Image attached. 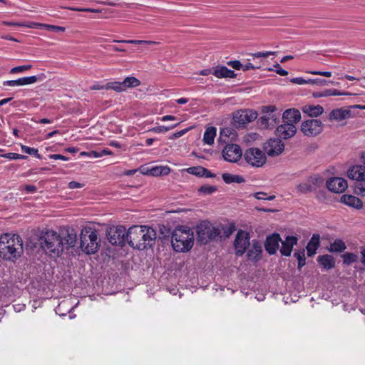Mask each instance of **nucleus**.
Masks as SVG:
<instances>
[{
	"label": "nucleus",
	"instance_id": "51",
	"mask_svg": "<svg viewBox=\"0 0 365 365\" xmlns=\"http://www.w3.org/2000/svg\"><path fill=\"white\" fill-rule=\"evenodd\" d=\"M66 30L65 27L47 24V31H51L54 32H64Z\"/></svg>",
	"mask_w": 365,
	"mask_h": 365
},
{
	"label": "nucleus",
	"instance_id": "26",
	"mask_svg": "<svg viewBox=\"0 0 365 365\" xmlns=\"http://www.w3.org/2000/svg\"><path fill=\"white\" fill-rule=\"evenodd\" d=\"M235 136L236 134L233 130L229 128H224L220 130L218 143L222 144L229 143V138H230V140H232Z\"/></svg>",
	"mask_w": 365,
	"mask_h": 365
},
{
	"label": "nucleus",
	"instance_id": "34",
	"mask_svg": "<svg viewBox=\"0 0 365 365\" xmlns=\"http://www.w3.org/2000/svg\"><path fill=\"white\" fill-rule=\"evenodd\" d=\"M122 83H123V86L125 91L128 88H135V87L140 86V81L138 78H136L135 77H133V76L126 77L122 81Z\"/></svg>",
	"mask_w": 365,
	"mask_h": 365
},
{
	"label": "nucleus",
	"instance_id": "32",
	"mask_svg": "<svg viewBox=\"0 0 365 365\" xmlns=\"http://www.w3.org/2000/svg\"><path fill=\"white\" fill-rule=\"evenodd\" d=\"M307 181L310 185L313 190L322 186L324 183V179L318 174H314L309 176Z\"/></svg>",
	"mask_w": 365,
	"mask_h": 365
},
{
	"label": "nucleus",
	"instance_id": "17",
	"mask_svg": "<svg viewBox=\"0 0 365 365\" xmlns=\"http://www.w3.org/2000/svg\"><path fill=\"white\" fill-rule=\"evenodd\" d=\"M347 182L342 178H332L327 181V187L331 192L341 193L347 188Z\"/></svg>",
	"mask_w": 365,
	"mask_h": 365
},
{
	"label": "nucleus",
	"instance_id": "41",
	"mask_svg": "<svg viewBox=\"0 0 365 365\" xmlns=\"http://www.w3.org/2000/svg\"><path fill=\"white\" fill-rule=\"evenodd\" d=\"M187 173L196 176L203 177V174L205 173V168L203 167L197 166V167H190L187 170Z\"/></svg>",
	"mask_w": 365,
	"mask_h": 365
},
{
	"label": "nucleus",
	"instance_id": "48",
	"mask_svg": "<svg viewBox=\"0 0 365 365\" xmlns=\"http://www.w3.org/2000/svg\"><path fill=\"white\" fill-rule=\"evenodd\" d=\"M81 155H85V156H88V157H90V158H101V154L100 153V150L99 151L91 150V151H89V152H83V153H81Z\"/></svg>",
	"mask_w": 365,
	"mask_h": 365
},
{
	"label": "nucleus",
	"instance_id": "16",
	"mask_svg": "<svg viewBox=\"0 0 365 365\" xmlns=\"http://www.w3.org/2000/svg\"><path fill=\"white\" fill-rule=\"evenodd\" d=\"M297 127L291 123H283L276 129V135L279 139L287 140L295 135Z\"/></svg>",
	"mask_w": 365,
	"mask_h": 365
},
{
	"label": "nucleus",
	"instance_id": "15",
	"mask_svg": "<svg viewBox=\"0 0 365 365\" xmlns=\"http://www.w3.org/2000/svg\"><path fill=\"white\" fill-rule=\"evenodd\" d=\"M352 110L351 106L333 109L329 115V119L330 120L341 121L353 118L355 114L353 113Z\"/></svg>",
	"mask_w": 365,
	"mask_h": 365
},
{
	"label": "nucleus",
	"instance_id": "4",
	"mask_svg": "<svg viewBox=\"0 0 365 365\" xmlns=\"http://www.w3.org/2000/svg\"><path fill=\"white\" fill-rule=\"evenodd\" d=\"M194 242L192 231L187 227H177L172 234L171 243L176 252H187L190 250Z\"/></svg>",
	"mask_w": 365,
	"mask_h": 365
},
{
	"label": "nucleus",
	"instance_id": "37",
	"mask_svg": "<svg viewBox=\"0 0 365 365\" xmlns=\"http://www.w3.org/2000/svg\"><path fill=\"white\" fill-rule=\"evenodd\" d=\"M114 42L130 43V44H138V45H143V44L154 45V44L158 43L155 41H145V40H120V41L114 40Z\"/></svg>",
	"mask_w": 365,
	"mask_h": 365
},
{
	"label": "nucleus",
	"instance_id": "28",
	"mask_svg": "<svg viewBox=\"0 0 365 365\" xmlns=\"http://www.w3.org/2000/svg\"><path fill=\"white\" fill-rule=\"evenodd\" d=\"M217 78H235L236 76L234 71L228 69L225 66L217 67L212 73Z\"/></svg>",
	"mask_w": 365,
	"mask_h": 365
},
{
	"label": "nucleus",
	"instance_id": "12",
	"mask_svg": "<svg viewBox=\"0 0 365 365\" xmlns=\"http://www.w3.org/2000/svg\"><path fill=\"white\" fill-rule=\"evenodd\" d=\"M257 117V112L252 110H241L233 113V120L239 126L252 122Z\"/></svg>",
	"mask_w": 365,
	"mask_h": 365
},
{
	"label": "nucleus",
	"instance_id": "23",
	"mask_svg": "<svg viewBox=\"0 0 365 365\" xmlns=\"http://www.w3.org/2000/svg\"><path fill=\"white\" fill-rule=\"evenodd\" d=\"M37 77L36 76L23 77L17 80L7 81L4 83L5 85L9 86H21L24 85L32 84L36 82Z\"/></svg>",
	"mask_w": 365,
	"mask_h": 365
},
{
	"label": "nucleus",
	"instance_id": "13",
	"mask_svg": "<svg viewBox=\"0 0 365 365\" xmlns=\"http://www.w3.org/2000/svg\"><path fill=\"white\" fill-rule=\"evenodd\" d=\"M264 150L269 156H277L284 150V145L279 138H270L264 144Z\"/></svg>",
	"mask_w": 365,
	"mask_h": 365
},
{
	"label": "nucleus",
	"instance_id": "31",
	"mask_svg": "<svg viewBox=\"0 0 365 365\" xmlns=\"http://www.w3.org/2000/svg\"><path fill=\"white\" fill-rule=\"evenodd\" d=\"M346 249V245L345 242L340 239H337L330 244L328 251L330 252H342Z\"/></svg>",
	"mask_w": 365,
	"mask_h": 365
},
{
	"label": "nucleus",
	"instance_id": "22",
	"mask_svg": "<svg viewBox=\"0 0 365 365\" xmlns=\"http://www.w3.org/2000/svg\"><path fill=\"white\" fill-rule=\"evenodd\" d=\"M302 110L309 117L317 118L324 113V109L320 105L307 104L302 108Z\"/></svg>",
	"mask_w": 365,
	"mask_h": 365
},
{
	"label": "nucleus",
	"instance_id": "1",
	"mask_svg": "<svg viewBox=\"0 0 365 365\" xmlns=\"http://www.w3.org/2000/svg\"><path fill=\"white\" fill-rule=\"evenodd\" d=\"M77 241V235L73 229L63 228L58 232L47 230V255L56 259L60 257L67 247H73Z\"/></svg>",
	"mask_w": 365,
	"mask_h": 365
},
{
	"label": "nucleus",
	"instance_id": "54",
	"mask_svg": "<svg viewBox=\"0 0 365 365\" xmlns=\"http://www.w3.org/2000/svg\"><path fill=\"white\" fill-rule=\"evenodd\" d=\"M274 67L277 68L275 71L277 74L282 76H285L288 75V72L286 70L283 69L279 63H275L274 65Z\"/></svg>",
	"mask_w": 365,
	"mask_h": 365
},
{
	"label": "nucleus",
	"instance_id": "58",
	"mask_svg": "<svg viewBox=\"0 0 365 365\" xmlns=\"http://www.w3.org/2000/svg\"><path fill=\"white\" fill-rule=\"evenodd\" d=\"M21 149L23 152L29 155L35 154L37 152V150H36L35 148H30L26 145H23L21 147Z\"/></svg>",
	"mask_w": 365,
	"mask_h": 365
},
{
	"label": "nucleus",
	"instance_id": "62",
	"mask_svg": "<svg viewBox=\"0 0 365 365\" xmlns=\"http://www.w3.org/2000/svg\"><path fill=\"white\" fill-rule=\"evenodd\" d=\"M90 89L91 90H103V89L106 90V85H101L99 83H96V84H94L92 86H91Z\"/></svg>",
	"mask_w": 365,
	"mask_h": 365
},
{
	"label": "nucleus",
	"instance_id": "33",
	"mask_svg": "<svg viewBox=\"0 0 365 365\" xmlns=\"http://www.w3.org/2000/svg\"><path fill=\"white\" fill-rule=\"evenodd\" d=\"M222 178L224 182L227 184H230L232 182L242 183L245 182L243 177L230 173H223Z\"/></svg>",
	"mask_w": 365,
	"mask_h": 365
},
{
	"label": "nucleus",
	"instance_id": "6",
	"mask_svg": "<svg viewBox=\"0 0 365 365\" xmlns=\"http://www.w3.org/2000/svg\"><path fill=\"white\" fill-rule=\"evenodd\" d=\"M220 234V230L214 227L208 221H202L197 226V240L202 244L205 245L215 240Z\"/></svg>",
	"mask_w": 365,
	"mask_h": 365
},
{
	"label": "nucleus",
	"instance_id": "61",
	"mask_svg": "<svg viewBox=\"0 0 365 365\" xmlns=\"http://www.w3.org/2000/svg\"><path fill=\"white\" fill-rule=\"evenodd\" d=\"M83 184H81L76 181H71L68 183V188L70 189L81 188L83 187Z\"/></svg>",
	"mask_w": 365,
	"mask_h": 365
},
{
	"label": "nucleus",
	"instance_id": "10",
	"mask_svg": "<svg viewBox=\"0 0 365 365\" xmlns=\"http://www.w3.org/2000/svg\"><path fill=\"white\" fill-rule=\"evenodd\" d=\"M126 233L123 226L113 227L107 231V238L110 244L122 246L126 241Z\"/></svg>",
	"mask_w": 365,
	"mask_h": 365
},
{
	"label": "nucleus",
	"instance_id": "43",
	"mask_svg": "<svg viewBox=\"0 0 365 365\" xmlns=\"http://www.w3.org/2000/svg\"><path fill=\"white\" fill-rule=\"evenodd\" d=\"M216 190V186L208 185H202L198 189L199 192L202 193L204 195H210L215 192Z\"/></svg>",
	"mask_w": 365,
	"mask_h": 365
},
{
	"label": "nucleus",
	"instance_id": "56",
	"mask_svg": "<svg viewBox=\"0 0 365 365\" xmlns=\"http://www.w3.org/2000/svg\"><path fill=\"white\" fill-rule=\"evenodd\" d=\"M227 64L237 70H242V64L239 61H229Z\"/></svg>",
	"mask_w": 365,
	"mask_h": 365
},
{
	"label": "nucleus",
	"instance_id": "55",
	"mask_svg": "<svg viewBox=\"0 0 365 365\" xmlns=\"http://www.w3.org/2000/svg\"><path fill=\"white\" fill-rule=\"evenodd\" d=\"M290 82H292L294 84H298V85L309 84L307 82V80H305L301 77H297V78H292L290 80Z\"/></svg>",
	"mask_w": 365,
	"mask_h": 365
},
{
	"label": "nucleus",
	"instance_id": "5",
	"mask_svg": "<svg viewBox=\"0 0 365 365\" xmlns=\"http://www.w3.org/2000/svg\"><path fill=\"white\" fill-rule=\"evenodd\" d=\"M80 240V247L87 255L96 253L100 247L101 240L98 239L97 230L91 227L82 229Z\"/></svg>",
	"mask_w": 365,
	"mask_h": 365
},
{
	"label": "nucleus",
	"instance_id": "25",
	"mask_svg": "<svg viewBox=\"0 0 365 365\" xmlns=\"http://www.w3.org/2000/svg\"><path fill=\"white\" fill-rule=\"evenodd\" d=\"M319 240L320 236L319 234H314L312 235L311 240H309L306 247V249L307 250V255L309 257H312L316 254L317 250L319 247Z\"/></svg>",
	"mask_w": 365,
	"mask_h": 365
},
{
	"label": "nucleus",
	"instance_id": "30",
	"mask_svg": "<svg viewBox=\"0 0 365 365\" xmlns=\"http://www.w3.org/2000/svg\"><path fill=\"white\" fill-rule=\"evenodd\" d=\"M217 129L215 127H208L203 135V141L205 144L211 145L214 143V140L216 136Z\"/></svg>",
	"mask_w": 365,
	"mask_h": 365
},
{
	"label": "nucleus",
	"instance_id": "50",
	"mask_svg": "<svg viewBox=\"0 0 365 365\" xmlns=\"http://www.w3.org/2000/svg\"><path fill=\"white\" fill-rule=\"evenodd\" d=\"M4 158H6L10 160H18V159H23L25 157L22 155L14 153H9L3 155Z\"/></svg>",
	"mask_w": 365,
	"mask_h": 365
},
{
	"label": "nucleus",
	"instance_id": "44",
	"mask_svg": "<svg viewBox=\"0 0 365 365\" xmlns=\"http://www.w3.org/2000/svg\"><path fill=\"white\" fill-rule=\"evenodd\" d=\"M294 257H296L298 260V269H300L303 266L305 265L306 263L304 250H303L301 252H295Z\"/></svg>",
	"mask_w": 365,
	"mask_h": 365
},
{
	"label": "nucleus",
	"instance_id": "3",
	"mask_svg": "<svg viewBox=\"0 0 365 365\" xmlns=\"http://www.w3.org/2000/svg\"><path fill=\"white\" fill-rule=\"evenodd\" d=\"M23 252V242L19 235L5 233L0 236V257L13 260Z\"/></svg>",
	"mask_w": 365,
	"mask_h": 365
},
{
	"label": "nucleus",
	"instance_id": "7",
	"mask_svg": "<svg viewBox=\"0 0 365 365\" xmlns=\"http://www.w3.org/2000/svg\"><path fill=\"white\" fill-rule=\"evenodd\" d=\"M244 158L249 165L256 168L262 167L267 161L265 153L257 148H251L246 150Z\"/></svg>",
	"mask_w": 365,
	"mask_h": 365
},
{
	"label": "nucleus",
	"instance_id": "59",
	"mask_svg": "<svg viewBox=\"0 0 365 365\" xmlns=\"http://www.w3.org/2000/svg\"><path fill=\"white\" fill-rule=\"evenodd\" d=\"M190 128H186L182 130H180L178 132L175 133L171 137H170V139H175L178 138L181 136H182L184 134H185Z\"/></svg>",
	"mask_w": 365,
	"mask_h": 365
},
{
	"label": "nucleus",
	"instance_id": "47",
	"mask_svg": "<svg viewBox=\"0 0 365 365\" xmlns=\"http://www.w3.org/2000/svg\"><path fill=\"white\" fill-rule=\"evenodd\" d=\"M255 197L257 200H273L275 198V195H269L267 197V193L264 192H258L255 193Z\"/></svg>",
	"mask_w": 365,
	"mask_h": 365
},
{
	"label": "nucleus",
	"instance_id": "57",
	"mask_svg": "<svg viewBox=\"0 0 365 365\" xmlns=\"http://www.w3.org/2000/svg\"><path fill=\"white\" fill-rule=\"evenodd\" d=\"M329 89H326L322 92H316L313 93L314 98L327 97L329 96Z\"/></svg>",
	"mask_w": 365,
	"mask_h": 365
},
{
	"label": "nucleus",
	"instance_id": "40",
	"mask_svg": "<svg viewBox=\"0 0 365 365\" xmlns=\"http://www.w3.org/2000/svg\"><path fill=\"white\" fill-rule=\"evenodd\" d=\"M307 82H308L309 84H316V85H318L319 86H326L328 83H331L332 85H337L338 84V83H336V82L331 81H328L327 80L321 79V78L308 79Z\"/></svg>",
	"mask_w": 365,
	"mask_h": 365
},
{
	"label": "nucleus",
	"instance_id": "19",
	"mask_svg": "<svg viewBox=\"0 0 365 365\" xmlns=\"http://www.w3.org/2000/svg\"><path fill=\"white\" fill-rule=\"evenodd\" d=\"M282 240L279 234H273L271 236L267 237L265 242V249L269 255H274L276 253L279 248V243Z\"/></svg>",
	"mask_w": 365,
	"mask_h": 365
},
{
	"label": "nucleus",
	"instance_id": "60",
	"mask_svg": "<svg viewBox=\"0 0 365 365\" xmlns=\"http://www.w3.org/2000/svg\"><path fill=\"white\" fill-rule=\"evenodd\" d=\"M48 158L53 160H68V158L64 155L60 154H53L49 155Z\"/></svg>",
	"mask_w": 365,
	"mask_h": 365
},
{
	"label": "nucleus",
	"instance_id": "27",
	"mask_svg": "<svg viewBox=\"0 0 365 365\" xmlns=\"http://www.w3.org/2000/svg\"><path fill=\"white\" fill-rule=\"evenodd\" d=\"M317 261L325 269H330L335 266L334 258L329 255L318 256Z\"/></svg>",
	"mask_w": 365,
	"mask_h": 365
},
{
	"label": "nucleus",
	"instance_id": "14",
	"mask_svg": "<svg viewBox=\"0 0 365 365\" xmlns=\"http://www.w3.org/2000/svg\"><path fill=\"white\" fill-rule=\"evenodd\" d=\"M250 245V235L247 232L240 230L237 232L235 240L236 255H242Z\"/></svg>",
	"mask_w": 365,
	"mask_h": 365
},
{
	"label": "nucleus",
	"instance_id": "63",
	"mask_svg": "<svg viewBox=\"0 0 365 365\" xmlns=\"http://www.w3.org/2000/svg\"><path fill=\"white\" fill-rule=\"evenodd\" d=\"M329 96H342L344 93L336 89H329Z\"/></svg>",
	"mask_w": 365,
	"mask_h": 365
},
{
	"label": "nucleus",
	"instance_id": "29",
	"mask_svg": "<svg viewBox=\"0 0 365 365\" xmlns=\"http://www.w3.org/2000/svg\"><path fill=\"white\" fill-rule=\"evenodd\" d=\"M262 252V247L258 242L252 244V247L248 250L247 257L250 260L257 261Z\"/></svg>",
	"mask_w": 365,
	"mask_h": 365
},
{
	"label": "nucleus",
	"instance_id": "53",
	"mask_svg": "<svg viewBox=\"0 0 365 365\" xmlns=\"http://www.w3.org/2000/svg\"><path fill=\"white\" fill-rule=\"evenodd\" d=\"M307 73H311L312 75H319L325 77H331V72L329 71H309Z\"/></svg>",
	"mask_w": 365,
	"mask_h": 365
},
{
	"label": "nucleus",
	"instance_id": "36",
	"mask_svg": "<svg viewBox=\"0 0 365 365\" xmlns=\"http://www.w3.org/2000/svg\"><path fill=\"white\" fill-rule=\"evenodd\" d=\"M106 90H113L116 92L120 93L125 91L123 83L121 82H109L106 84Z\"/></svg>",
	"mask_w": 365,
	"mask_h": 365
},
{
	"label": "nucleus",
	"instance_id": "20",
	"mask_svg": "<svg viewBox=\"0 0 365 365\" xmlns=\"http://www.w3.org/2000/svg\"><path fill=\"white\" fill-rule=\"evenodd\" d=\"M350 179L357 181H365V166L356 165L351 167L347 171Z\"/></svg>",
	"mask_w": 365,
	"mask_h": 365
},
{
	"label": "nucleus",
	"instance_id": "2",
	"mask_svg": "<svg viewBox=\"0 0 365 365\" xmlns=\"http://www.w3.org/2000/svg\"><path fill=\"white\" fill-rule=\"evenodd\" d=\"M155 239V230L148 226H133L126 233V242L133 248L140 250L152 247Z\"/></svg>",
	"mask_w": 365,
	"mask_h": 365
},
{
	"label": "nucleus",
	"instance_id": "38",
	"mask_svg": "<svg viewBox=\"0 0 365 365\" xmlns=\"http://www.w3.org/2000/svg\"><path fill=\"white\" fill-rule=\"evenodd\" d=\"M296 190L299 193H307L313 191L312 188L307 180L299 184L297 186Z\"/></svg>",
	"mask_w": 365,
	"mask_h": 365
},
{
	"label": "nucleus",
	"instance_id": "21",
	"mask_svg": "<svg viewBox=\"0 0 365 365\" xmlns=\"http://www.w3.org/2000/svg\"><path fill=\"white\" fill-rule=\"evenodd\" d=\"M297 241L298 239L295 236H287L285 240L281 241V254L284 256H289L292 253L293 246L297 245Z\"/></svg>",
	"mask_w": 365,
	"mask_h": 365
},
{
	"label": "nucleus",
	"instance_id": "18",
	"mask_svg": "<svg viewBox=\"0 0 365 365\" xmlns=\"http://www.w3.org/2000/svg\"><path fill=\"white\" fill-rule=\"evenodd\" d=\"M282 118L283 123H291L296 125L301 120V113L299 110L296 108L287 109L284 111Z\"/></svg>",
	"mask_w": 365,
	"mask_h": 365
},
{
	"label": "nucleus",
	"instance_id": "8",
	"mask_svg": "<svg viewBox=\"0 0 365 365\" xmlns=\"http://www.w3.org/2000/svg\"><path fill=\"white\" fill-rule=\"evenodd\" d=\"M276 107L274 106H264L262 108L264 115L259 118L262 126L268 128L274 127L279 122L280 114L276 113Z\"/></svg>",
	"mask_w": 365,
	"mask_h": 365
},
{
	"label": "nucleus",
	"instance_id": "9",
	"mask_svg": "<svg viewBox=\"0 0 365 365\" xmlns=\"http://www.w3.org/2000/svg\"><path fill=\"white\" fill-rule=\"evenodd\" d=\"M324 128L322 122L319 119H309L304 120L301 124V131L307 137H314L319 135Z\"/></svg>",
	"mask_w": 365,
	"mask_h": 365
},
{
	"label": "nucleus",
	"instance_id": "11",
	"mask_svg": "<svg viewBox=\"0 0 365 365\" xmlns=\"http://www.w3.org/2000/svg\"><path fill=\"white\" fill-rule=\"evenodd\" d=\"M222 154L225 160L236 163L241 158L242 153L238 145L225 143V146L222 150Z\"/></svg>",
	"mask_w": 365,
	"mask_h": 365
},
{
	"label": "nucleus",
	"instance_id": "24",
	"mask_svg": "<svg viewBox=\"0 0 365 365\" xmlns=\"http://www.w3.org/2000/svg\"><path fill=\"white\" fill-rule=\"evenodd\" d=\"M340 201L348 206L357 209L361 208L363 206L362 202L359 200V198L351 195H342L341 197Z\"/></svg>",
	"mask_w": 365,
	"mask_h": 365
},
{
	"label": "nucleus",
	"instance_id": "64",
	"mask_svg": "<svg viewBox=\"0 0 365 365\" xmlns=\"http://www.w3.org/2000/svg\"><path fill=\"white\" fill-rule=\"evenodd\" d=\"M43 304V301L40 299H36L33 301L32 307L34 309H36L38 307H41Z\"/></svg>",
	"mask_w": 365,
	"mask_h": 365
},
{
	"label": "nucleus",
	"instance_id": "39",
	"mask_svg": "<svg viewBox=\"0 0 365 365\" xmlns=\"http://www.w3.org/2000/svg\"><path fill=\"white\" fill-rule=\"evenodd\" d=\"M344 263L346 264H351L356 262L358 260V256L356 254L346 252L342 255Z\"/></svg>",
	"mask_w": 365,
	"mask_h": 365
},
{
	"label": "nucleus",
	"instance_id": "49",
	"mask_svg": "<svg viewBox=\"0 0 365 365\" xmlns=\"http://www.w3.org/2000/svg\"><path fill=\"white\" fill-rule=\"evenodd\" d=\"M261 68V65L259 63L252 64L251 63H247L246 64H242V70L245 71L250 69H259Z\"/></svg>",
	"mask_w": 365,
	"mask_h": 365
},
{
	"label": "nucleus",
	"instance_id": "42",
	"mask_svg": "<svg viewBox=\"0 0 365 365\" xmlns=\"http://www.w3.org/2000/svg\"><path fill=\"white\" fill-rule=\"evenodd\" d=\"M178 125H179V123H176L173 125L168 126V127L164 126V125L156 126V127L151 128L150 130V131L155 133H165V132L177 127Z\"/></svg>",
	"mask_w": 365,
	"mask_h": 365
},
{
	"label": "nucleus",
	"instance_id": "35",
	"mask_svg": "<svg viewBox=\"0 0 365 365\" xmlns=\"http://www.w3.org/2000/svg\"><path fill=\"white\" fill-rule=\"evenodd\" d=\"M170 171L168 166H155L150 170V173L153 176L166 175Z\"/></svg>",
	"mask_w": 365,
	"mask_h": 365
},
{
	"label": "nucleus",
	"instance_id": "46",
	"mask_svg": "<svg viewBox=\"0 0 365 365\" xmlns=\"http://www.w3.org/2000/svg\"><path fill=\"white\" fill-rule=\"evenodd\" d=\"M358 185H356L355 191L358 195L365 196V181H359Z\"/></svg>",
	"mask_w": 365,
	"mask_h": 365
},
{
	"label": "nucleus",
	"instance_id": "45",
	"mask_svg": "<svg viewBox=\"0 0 365 365\" xmlns=\"http://www.w3.org/2000/svg\"><path fill=\"white\" fill-rule=\"evenodd\" d=\"M31 68V65L19 66L12 68L10 71V73H21L25 71L29 70Z\"/></svg>",
	"mask_w": 365,
	"mask_h": 365
},
{
	"label": "nucleus",
	"instance_id": "52",
	"mask_svg": "<svg viewBox=\"0 0 365 365\" xmlns=\"http://www.w3.org/2000/svg\"><path fill=\"white\" fill-rule=\"evenodd\" d=\"M274 54H275V52H274V51H265V52L255 53H252V56L254 58H261V57L265 58V57H268L270 55H274Z\"/></svg>",
	"mask_w": 365,
	"mask_h": 365
}]
</instances>
